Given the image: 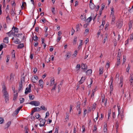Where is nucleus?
I'll return each mask as SVG.
<instances>
[{
  "label": "nucleus",
  "instance_id": "f257e3e1",
  "mask_svg": "<svg viewBox=\"0 0 133 133\" xmlns=\"http://www.w3.org/2000/svg\"><path fill=\"white\" fill-rule=\"evenodd\" d=\"M29 104L35 106H38L40 105V103L38 101H31Z\"/></svg>",
  "mask_w": 133,
  "mask_h": 133
},
{
  "label": "nucleus",
  "instance_id": "f03ea898",
  "mask_svg": "<svg viewBox=\"0 0 133 133\" xmlns=\"http://www.w3.org/2000/svg\"><path fill=\"white\" fill-rule=\"evenodd\" d=\"M31 84H29V88H26L25 91V94H27L28 93H30L31 91Z\"/></svg>",
  "mask_w": 133,
  "mask_h": 133
},
{
  "label": "nucleus",
  "instance_id": "7ed1b4c3",
  "mask_svg": "<svg viewBox=\"0 0 133 133\" xmlns=\"http://www.w3.org/2000/svg\"><path fill=\"white\" fill-rule=\"evenodd\" d=\"M81 68L82 69L85 71L87 69V66L85 64L82 63L81 64Z\"/></svg>",
  "mask_w": 133,
  "mask_h": 133
},
{
  "label": "nucleus",
  "instance_id": "20e7f679",
  "mask_svg": "<svg viewBox=\"0 0 133 133\" xmlns=\"http://www.w3.org/2000/svg\"><path fill=\"white\" fill-rule=\"evenodd\" d=\"M23 83L22 80L21 81V82L19 83V87L18 88V91H20L22 90V87H23Z\"/></svg>",
  "mask_w": 133,
  "mask_h": 133
},
{
  "label": "nucleus",
  "instance_id": "39448f33",
  "mask_svg": "<svg viewBox=\"0 0 133 133\" xmlns=\"http://www.w3.org/2000/svg\"><path fill=\"white\" fill-rule=\"evenodd\" d=\"M71 52H68L66 55V59L69 58L71 56Z\"/></svg>",
  "mask_w": 133,
  "mask_h": 133
},
{
  "label": "nucleus",
  "instance_id": "423d86ee",
  "mask_svg": "<svg viewBox=\"0 0 133 133\" xmlns=\"http://www.w3.org/2000/svg\"><path fill=\"white\" fill-rule=\"evenodd\" d=\"M89 5L90 8L91 10L94 9L96 6L93 3L92 4H89Z\"/></svg>",
  "mask_w": 133,
  "mask_h": 133
},
{
  "label": "nucleus",
  "instance_id": "0eeeda50",
  "mask_svg": "<svg viewBox=\"0 0 133 133\" xmlns=\"http://www.w3.org/2000/svg\"><path fill=\"white\" fill-rule=\"evenodd\" d=\"M32 110L35 112L39 111L41 110V109L39 107H36L34 108Z\"/></svg>",
  "mask_w": 133,
  "mask_h": 133
},
{
  "label": "nucleus",
  "instance_id": "6e6552de",
  "mask_svg": "<svg viewBox=\"0 0 133 133\" xmlns=\"http://www.w3.org/2000/svg\"><path fill=\"white\" fill-rule=\"evenodd\" d=\"M45 120H42V121H41L39 124V126L40 127L43 126L45 124Z\"/></svg>",
  "mask_w": 133,
  "mask_h": 133
},
{
  "label": "nucleus",
  "instance_id": "1a4fd4ad",
  "mask_svg": "<svg viewBox=\"0 0 133 133\" xmlns=\"http://www.w3.org/2000/svg\"><path fill=\"white\" fill-rule=\"evenodd\" d=\"M85 78V77H82L80 80L79 82V83L80 84H82L84 81Z\"/></svg>",
  "mask_w": 133,
  "mask_h": 133
},
{
  "label": "nucleus",
  "instance_id": "9d476101",
  "mask_svg": "<svg viewBox=\"0 0 133 133\" xmlns=\"http://www.w3.org/2000/svg\"><path fill=\"white\" fill-rule=\"evenodd\" d=\"M8 37H6L4 38L3 42L6 43H7L8 42Z\"/></svg>",
  "mask_w": 133,
  "mask_h": 133
},
{
  "label": "nucleus",
  "instance_id": "9b49d317",
  "mask_svg": "<svg viewBox=\"0 0 133 133\" xmlns=\"http://www.w3.org/2000/svg\"><path fill=\"white\" fill-rule=\"evenodd\" d=\"M39 85L40 87H41L42 88L43 87V80L42 79H40L39 81Z\"/></svg>",
  "mask_w": 133,
  "mask_h": 133
},
{
  "label": "nucleus",
  "instance_id": "f8f14e48",
  "mask_svg": "<svg viewBox=\"0 0 133 133\" xmlns=\"http://www.w3.org/2000/svg\"><path fill=\"white\" fill-rule=\"evenodd\" d=\"M111 9V14H110V16H112L113 15H114V9L113 7H111L110 8Z\"/></svg>",
  "mask_w": 133,
  "mask_h": 133
},
{
  "label": "nucleus",
  "instance_id": "ddd939ff",
  "mask_svg": "<svg viewBox=\"0 0 133 133\" xmlns=\"http://www.w3.org/2000/svg\"><path fill=\"white\" fill-rule=\"evenodd\" d=\"M3 95L4 96V97L6 96H9V95L8 92L6 90H4V91H2Z\"/></svg>",
  "mask_w": 133,
  "mask_h": 133
},
{
  "label": "nucleus",
  "instance_id": "4468645a",
  "mask_svg": "<svg viewBox=\"0 0 133 133\" xmlns=\"http://www.w3.org/2000/svg\"><path fill=\"white\" fill-rule=\"evenodd\" d=\"M3 45H5V47H6V45L4 43H2L0 45V51H1L2 49L3 48Z\"/></svg>",
  "mask_w": 133,
  "mask_h": 133
},
{
  "label": "nucleus",
  "instance_id": "2eb2a0df",
  "mask_svg": "<svg viewBox=\"0 0 133 133\" xmlns=\"http://www.w3.org/2000/svg\"><path fill=\"white\" fill-rule=\"evenodd\" d=\"M10 14L12 16H15V13L14 11V10L13 8H12L11 10Z\"/></svg>",
  "mask_w": 133,
  "mask_h": 133
},
{
  "label": "nucleus",
  "instance_id": "dca6fc26",
  "mask_svg": "<svg viewBox=\"0 0 133 133\" xmlns=\"http://www.w3.org/2000/svg\"><path fill=\"white\" fill-rule=\"evenodd\" d=\"M103 68L100 67L99 68V75H101L103 74Z\"/></svg>",
  "mask_w": 133,
  "mask_h": 133
},
{
  "label": "nucleus",
  "instance_id": "f3484780",
  "mask_svg": "<svg viewBox=\"0 0 133 133\" xmlns=\"http://www.w3.org/2000/svg\"><path fill=\"white\" fill-rule=\"evenodd\" d=\"M79 27V24H77L76 27V32L80 31V29Z\"/></svg>",
  "mask_w": 133,
  "mask_h": 133
},
{
  "label": "nucleus",
  "instance_id": "a211bd4d",
  "mask_svg": "<svg viewBox=\"0 0 133 133\" xmlns=\"http://www.w3.org/2000/svg\"><path fill=\"white\" fill-rule=\"evenodd\" d=\"M92 70H91V69H89V70H88L86 72V73H87V74L88 75H90L91 73H92Z\"/></svg>",
  "mask_w": 133,
  "mask_h": 133
},
{
  "label": "nucleus",
  "instance_id": "6ab92c4d",
  "mask_svg": "<svg viewBox=\"0 0 133 133\" xmlns=\"http://www.w3.org/2000/svg\"><path fill=\"white\" fill-rule=\"evenodd\" d=\"M29 97L30 100H33L35 98L34 96L31 94L29 95Z\"/></svg>",
  "mask_w": 133,
  "mask_h": 133
},
{
  "label": "nucleus",
  "instance_id": "aec40b11",
  "mask_svg": "<svg viewBox=\"0 0 133 133\" xmlns=\"http://www.w3.org/2000/svg\"><path fill=\"white\" fill-rule=\"evenodd\" d=\"M24 47V45L23 43H21L18 45L17 48L19 49H22Z\"/></svg>",
  "mask_w": 133,
  "mask_h": 133
},
{
  "label": "nucleus",
  "instance_id": "412c9836",
  "mask_svg": "<svg viewBox=\"0 0 133 133\" xmlns=\"http://www.w3.org/2000/svg\"><path fill=\"white\" fill-rule=\"evenodd\" d=\"M14 29V33H17L18 31V28H17L16 27H14V26H13V27L12 28V29Z\"/></svg>",
  "mask_w": 133,
  "mask_h": 133
},
{
  "label": "nucleus",
  "instance_id": "4be33fe9",
  "mask_svg": "<svg viewBox=\"0 0 133 133\" xmlns=\"http://www.w3.org/2000/svg\"><path fill=\"white\" fill-rule=\"evenodd\" d=\"M12 58H15V51L14 50H12L11 52Z\"/></svg>",
  "mask_w": 133,
  "mask_h": 133
},
{
  "label": "nucleus",
  "instance_id": "5701e85b",
  "mask_svg": "<svg viewBox=\"0 0 133 133\" xmlns=\"http://www.w3.org/2000/svg\"><path fill=\"white\" fill-rule=\"evenodd\" d=\"M18 96V93H16V94H14V96L13 100L14 101H16V99L17 98Z\"/></svg>",
  "mask_w": 133,
  "mask_h": 133
},
{
  "label": "nucleus",
  "instance_id": "b1692460",
  "mask_svg": "<svg viewBox=\"0 0 133 133\" xmlns=\"http://www.w3.org/2000/svg\"><path fill=\"white\" fill-rule=\"evenodd\" d=\"M41 109H42V110H44V111H47V108L45 107V106L44 105H42L41 107Z\"/></svg>",
  "mask_w": 133,
  "mask_h": 133
},
{
  "label": "nucleus",
  "instance_id": "393cba45",
  "mask_svg": "<svg viewBox=\"0 0 133 133\" xmlns=\"http://www.w3.org/2000/svg\"><path fill=\"white\" fill-rule=\"evenodd\" d=\"M120 64V59L117 58V62L116 63V65L117 66H118Z\"/></svg>",
  "mask_w": 133,
  "mask_h": 133
},
{
  "label": "nucleus",
  "instance_id": "a878e982",
  "mask_svg": "<svg viewBox=\"0 0 133 133\" xmlns=\"http://www.w3.org/2000/svg\"><path fill=\"white\" fill-rule=\"evenodd\" d=\"M80 67H81V65H80V64H77L76 65V68H75L76 70L78 71V70H79L80 68Z\"/></svg>",
  "mask_w": 133,
  "mask_h": 133
},
{
  "label": "nucleus",
  "instance_id": "bb28decb",
  "mask_svg": "<svg viewBox=\"0 0 133 133\" xmlns=\"http://www.w3.org/2000/svg\"><path fill=\"white\" fill-rule=\"evenodd\" d=\"M77 111L78 112V116H79L81 114V110L80 108H77Z\"/></svg>",
  "mask_w": 133,
  "mask_h": 133
},
{
  "label": "nucleus",
  "instance_id": "cd10ccee",
  "mask_svg": "<svg viewBox=\"0 0 133 133\" xmlns=\"http://www.w3.org/2000/svg\"><path fill=\"white\" fill-rule=\"evenodd\" d=\"M92 20V17H90L88 18L86 20V21L87 23H89Z\"/></svg>",
  "mask_w": 133,
  "mask_h": 133
},
{
  "label": "nucleus",
  "instance_id": "c85d7f7f",
  "mask_svg": "<svg viewBox=\"0 0 133 133\" xmlns=\"http://www.w3.org/2000/svg\"><path fill=\"white\" fill-rule=\"evenodd\" d=\"M96 104L95 103H94L93 104L92 108V110L93 111H94L95 110L96 107Z\"/></svg>",
  "mask_w": 133,
  "mask_h": 133
},
{
  "label": "nucleus",
  "instance_id": "c756f323",
  "mask_svg": "<svg viewBox=\"0 0 133 133\" xmlns=\"http://www.w3.org/2000/svg\"><path fill=\"white\" fill-rule=\"evenodd\" d=\"M107 39V35L106 34L105 35V36L104 37V38L103 41V43H105V41Z\"/></svg>",
  "mask_w": 133,
  "mask_h": 133
},
{
  "label": "nucleus",
  "instance_id": "7c9ffc66",
  "mask_svg": "<svg viewBox=\"0 0 133 133\" xmlns=\"http://www.w3.org/2000/svg\"><path fill=\"white\" fill-rule=\"evenodd\" d=\"M34 41H37L38 40V37H37L36 35L35 36H34L32 37Z\"/></svg>",
  "mask_w": 133,
  "mask_h": 133
},
{
  "label": "nucleus",
  "instance_id": "2f4dec72",
  "mask_svg": "<svg viewBox=\"0 0 133 133\" xmlns=\"http://www.w3.org/2000/svg\"><path fill=\"white\" fill-rule=\"evenodd\" d=\"M119 117L115 119L116 124H119V123L120 122V121L118 118Z\"/></svg>",
  "mask_w": 133,
  "mask_h": 133
},
{
  "label": "nucleus",
  "instance_id": "473e14b6",
  "mask_svg": "<svg viewBox=\"0 0 133 133\" xmlns=\"http://www.w3.org/2000/svg\"><path fill=\"white\" fill-rule=\"evenodd\" d=\"M19 100L20 101V103H23L24 101V98H21L19 99Z\"/></svg>",
  "mask_w": 133,
  "mask_h": 133
},
{
  "label": "nucleus",
  "instance_id": "72a5a7b5",
  "mask_svg": "<svg viewBox=\"0 0 133 133\" xmlns=\"http://www.w3.org/2000/svg\"><path fill=\"white\" fill-rule=\"evenodd\" d=\"M77 37L75 36L73 40V44H76V41L77 40Z\"/></svg>",
  "mask_w": 133,
  "mask_h": 133
},
{
  "label": "nucleus",
  "instance_id": "f704fd0d",
  "mask_svg": "<svg viewBox=\"0 0 133 133\" xmlns=\"http://www.w3.org/2000/svg\"><path fill=\"white\" fill-rule=\"evenodd\" d=\"M110 17L112 18V21L113 22H114L115 19V16H114V15L112 16H110Z\"/></svg>",
  "mask_w": 133,
  "mask_h": 133
},
{
  "label": "nucleus",
  "instance_id": "c9c22d12",
  "mask_svg": "<svg viewBox=\"0 0 133 133\" xmlns=\"http://www.w3.org/2000/svg\"><path fill=\"white\" fill-rule=\"evenodd\" d=\"M77 107H76L77 108H80V105H81V103H80V102L79 101H78L77 103Z\"/></svg>",
  "mask_w": 133,
  "mask_h": 133
},
{
  "label": "nucleus",
  "instance_id": "e433bc0d",
  "mask_svg": "<svg viewBox=\"0 0 133 133\" xmlns=\"http://www.w3.org/2000/svg\"><path fill=\"white\" fill-rule=\"evenodd\" d=\"M2 88H3L2 91H4L5 90H6V86L5 84H3V85H2Z\"/></svg>",
  "mask_w": 133,
  "mask_h": 133
},
{
  "label": "nucleus",
  "instance_id": "4c0bfd02",
  "mask_svg": "<svg viewBox=\"0 0 133 133\" xmlns=\"http://www.w3.org/2000/svg\"><path fill=\"white\" fill-rule=\"evenodd\" d=\"M5 97L4 98H5V100L6 103H8V101L9 100V96H6V97Z\"/></svg>",
  "mask_w": 133,
  "mask_h": 133
},
{
  "label": "nucleus",
  "instance_id": "58836bf2",
  "mask_svg": "<svg viewBox=\"0 0 133 133\" xmlns=\"http://www.w3.org/2000/svg\"><path fill=\"white\" fill-rule=\"evenodd\" d=\"M4 121V119L2 117L0 118V124H2L3 123Z\"/></svg>",
  "mask_w": 133,
  "mask_h": 133
},
{
  "label": "nucleus",
  "instance_id": "ea45409f",
  "mask_svg": "<svg viewBox=\"0 0 133 133\" xmlns=\"http://www.w3.org/2000/svg\"><path fill=\"white\" fill-rule=\"evenodd\" d=\"M26 6V3L25 2H23L22 3V7L23 8H24L25 6Z\"/></svg>",
  "mask_w": 133,
  "mask_h": 133
},
{
  "label": "nucleus",
  "instance_id": "a19ab883",
  "mask_svg": "<svg viewBox=\"0 0 133 133\" xmlns=\"http://www.w3.org/2000/svg\"><path fill=\"white\" fill-rule=\"evenodd\" d=\"M19 109H17L15 111L14 113V114L15 115H16L18 114L19 111Z\"/></svg>",
  "mask_w": 133,
  "mask_h": 133
},
{
  "label": "nucleus",
  "instance_id": "79ce46f5",
  "mask_svg": "<svg viewBox=\"0 0 133 133\" xmlns=\"http://www.w3.org/2000/svg\"><path fill=\"white\" fill-rule=\"evenodd\" d=\"M11 122L10 121H9L8 122V123L6 124V125L7 126V128H8V127L10 126V125L11 124Z\"/></svg>",
  "mask_w": 133,
  "mask_h": 133
},
{
  "label": "nucleus",
  "instance_id": "37998d69",
  "mask_svg": "<svg viewBox=\"0 0 133 133\" xmlns=\"http://www.w3.org/2000/svg\"><path fill=\"white\" fill-rule=\"evenodd\" d=\"M111 111V109H110V110H108V119H109V117L110 116Z\"/></svg>",
  "mask_w": 133,
  "mask_h": 133
},
{
  "label": "nucleus",
  "instance_id": "c03bdc74",
  "mask_svg": "<svg viewBox=\"0 0 133 133\" xmlns=\"http://www.w3.org/2000/svg\"><path fill=\"white\" fill-rule=\"evenodd\" d=\"M133 80V76H131L130 77V80H129L130 83H131V84H130L131 85L132 84V81Z\"/></svg>",
  "mask_w": 133,
  "mask_h": 133
},
{
  "label": "nucleus",
  "instance_id": "a18cd8bd",
  "mask_svg": "<svg viewBox=\"0 0 133 133\" xmlns=\"http://www.w3.org/2000/svg\"><path fill=\"white\" fill-rule=\"evenodd\" d=\"M10 80H13L14 79L13 75L11 73L10 74Z\"/></svg>",
  "mask_w": 133,
  "mask_h": 133
},
{
  "label": "nucleus",
  "instance_id": "49530a36",
  "mask_svg": "<svg viewBox=\"0 0 133 133\" xmlns=\"http://www.w3.org/2000/svg\"><path fill=\"white\" fill-rule=\"evenodd\" d=\"M117 107H118V116L119 115V114L121 113V111H120V107L119 106H117Z\"/></svg>",
  "mask_w": 133,
  "mask_h": 133
},
{
  "label": "nucleus",
  "instance_id": "de8ad7c7",
  "mask_svg": "<svg viewBox=\"0 0 133 133\" xmlns=\"http://www.w3.org/2000/svg\"><path fill=\"white\" fill-rule=\"evenodd\" d=\"M66 117L65 118V120H66V121H67L69 119V115L68 114V113H66Z\"/></svg>",
  "mask_w": 133,
  "mask_h": 133
},
{
  "label": "nucleus",
  "instance_id": "09e8293b",
  "mask_svg": "<svg viewBox=\"0 0 133 133\" xmlns=\"http://www.w3.org/2000/svg\"><path fill=\"white\" fill-rule=\"evenodd\" d=\"M37 118H39L41 117V116L38 114H36L35 116Z\"/></svg>",
  "mask_w": 133,
  "mask_h": 133
},
{
  "label": "nucleus",
  "instance_id": "8fccbe9b",
  "mask_svg": "<svg viewBox=\"0 0 133 133\" xmlns=\"http://www.w3.org/2000/svg\"><path fill=\"white\" fill-rule=\"evenodd\" d=\"M113 81V77L111 76V79L109 82L110 83V84H112V83Z\"/></svg>",
  "mask_w": 133,
  "mask_h": 133
},
{
  "label": "nucleus",
  "instance_id": "3c124183",
  "mask_svg": "<svg viewBox=\"0 0 133 133\" xmlns=\"http://www.w3.org/2000/svg\"><path fill=\"white\" fill-rule=\"evenodd\" d=\"M130 65H129V64H128V66L127 68L126 69V71L127 72H128L130 68Z\"/></svg>",
  "mask_w": 133,
  "mask_h": 133
},
{
  "label": "nucleus",
  "instance_id": "603ef678",
  "mask_svg": "<svg viewBox=\"0 0 133 133\" xmlns=\"http://www.w3.org/2000/svg\"><path fill=\"white\" fill-rule=\"evenodd\" d=\"M12 30H11L10 31H9V32L7 33L6 34L8 35L9 37H10L11 36V35H12Z\"/></svg>",
  "mask_w": 133,
  "mask_h": 133
},
{
  "label": "nucleus",
  "instance_id": "864d4df0",
  "mask_svg": "<svg viewBox=\"0 0 133 133\" xmlns=\"http://www.w3.org/2000/svg\"><path fill=\"white\" fill-rule=\"evenodd\" d=\"M101 29H99V30L98 31L97 34V38L100 35V34H101Z\"/></svg>",
  "mask_w": 133,
  "mask_h": 133
},
{
  "label": "nucleus",
  "instance_id": "5fc2aeb1",
  "mask_svg": "<svg viewBox=\"0 0 133 133\" xmlns=\"http://www.w3.org/2000/svg\"><path fill=\"white\" fill-rule=\"evenodd\" d=\"M17 39V40L15 41H14V42L15 43H16L17 44H19L20 43V42H19V40L18 39Z\"/></svg>",
  "mask_w": 133,
  "mask_h": 133
},
{
  "label": "nucleus",
  "instance_id": "6e6d98bb",
  "mask_svg": "<svg viewBox=\"0 0 133 133\" xmlns=\"http://www.w3.org/2000/svg\"><path fill=\"white\" fill-rule=\"evenodd\" d=\"M133 39V34H131L130 36V38L129 39V40L131 41V42L132 41V40Z\"/></svg>",
  "mask_w": 133,
  "mask_h": 133
},
{
  "label": "nucleus",
  "instance_id": "4d7b16f0",
  "mask_svg": "<svg viewBox=\"0 0 133 133\" xmlns=\"http://www.w3.org/2000/svg\"><path fill=\"white\" fill-rule=\"evenodd\" d=\"M71 35H72L75 33V30L73 29V28H72L71 30Z\"/></svg>",
  "mask_w": 133,
  "mask_h": 133
},
{
  "label": "nucleus",
  "instance_id": "13d9d810",
  "mask_svg": "<svg viewBox=\"0 0 133 133\" xmlns=\"http://www.w3.org/2000/svg\"><path fill=\"white\" fill-rule=\"evenodd\" d=\"M12 90L14 91V94H15V86H14V85H12Z\"/></svg>",
  "mask_w": 133,
  "mask_h": 133
},
{
  "label": "nucleus",
  "instance_id": "bf43d9fd",
  "mask_svg": "<svg viewBox=\"0 0 133 133\" xmlns=\"http://www.w3.org/2000/svg\"><path fill=\"white\" fill-rule=\"evenodd\" d=\"M6 62H8L10 59V56L9 55H7L6 56Z\"/></svg>",
  "mask_w": 133,
  "mask_h": 133
},
{
  "label": "nucleus",
  "instance_id": "052dcab7",
  "mask_svg": "<svg viewBox=\"0 0 133 133\" xmlns=\"http://www.w3.org/2000/svg\"><path fill=\"white\" fill-rule=\"evenodd\" d=\"M12 35H13L14 36H16L17 37H18L19 34H15L14 32H12Z\"/></svg>",
  "mask_w": 133,
  "mask_h": 133
},
{
  "label": "nucleus",
  "instance_id": "680f3d73",
  "mask_svg": "<svg viewBox=\"0 0 133 133\" xmlns=\"http://www.w3.org/2000/svg\"><path fill=\"white\" fill-rule=\"evenodd\" d=\"M51 11H52V13L53 14H55V8H52Z\"/></svg>",
  "mask_w": 133,
  "mask_h": 133
},
{
  "label": "nucleus",
  "instance_id": "e2e57ef3",
  "mask_svg": "<svg viewBox=\"0 0 133 133\" xmlns=\"http://www.w3.org/2000/svg\"><path fill=\"white\" fill-rule=\"evenodd\" d=\"M80 18L82 20H84L85 19V17L84 16H83L82 15L80 17Z\"/></svg>",
  "mask_w": 133,
  "mask_h": 133
},
{
  "label": "nucleus",
  "instance_id": "0e129e2a",
  "mask_svg": "<svg viewBox=\"0 0 133 133\" xmlns=\"http://www.w3.org/2000/svg\"><path fill=\"white\" fill-rule=\"evenodd\" d=\"M62 70V69L60 67H58V74H60V71Z\"/></svg>",
  "mask_w": 133,
  "mask_h": 133
},
{
  "label": "nucleus",
  "instance_id": "69168bd1",
  "mask_svg": "<svg viewBox=\"0 0 133 133\" xmlns=\"http://www.w3.org/2000/svg\"><path fill=\"white\" fill-rule=\"evenodd\" d=\"M77 51L76 50L74 52V53L72 55L74 56L75 57H76L77 54Z\"/></svg>",
  "mask_w": 133,
  "mask_h": 133
},
{
  "label": "nucleus",
  "instance_id": "338daca9",
  "mask_svg": "<svg viewBox=\"0 0 133 133\" xmlns=\"http://www.w3.org/2000/svg\"><path fill=\"white\" fill-rule=\"evenodd\" d=\"M112 87H113L112 84H111L110 86V90H111V91L113 90Z\"/></svg>",
  "mask_w": 133,
  "mask_h": 133
},
{
  "label": "nucleus",
  "instance_id": "774afa93",
  "mask_svg": "<svg viewBox=\"0 0 133 133\" xmlns=\"http://www.w3.org/2000/svg\"><path fill=\"white\" fill-rule=\"evenodd\" d=\"M82 42H80L79 44V45L78 47V48L79 49H80V48H81V46L82 45Z\"/></svg>",
  "mask_w": 133,
  "mask_h": 133
}]
</instances>
